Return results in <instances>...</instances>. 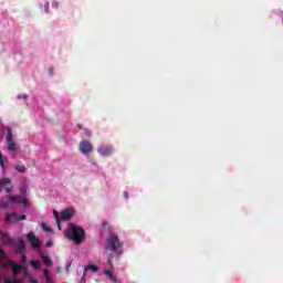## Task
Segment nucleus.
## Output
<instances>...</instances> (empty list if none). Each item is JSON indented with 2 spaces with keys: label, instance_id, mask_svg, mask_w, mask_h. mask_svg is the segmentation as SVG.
<instances>
[{
  "label": "nucleus",
  "instance_id": "13",
  "mask_svg": "<svg viewBox=\"0 0 283 283\" xmlns=\"http://www.w3.org/2000/svg\"><path fill=\"white\" fill-rule=\"evenodd\" d=\"M0 207L1 209H7V207H10V200L3 197L2 200H0Z\"/></svg>",
  "mask_w": 283,
  "mask_h": 283
},
{
  "label": "nucleus",
  "instance_id": "34",
  "mask_svg": "<svg viewBox=\"0 0 283 283\" xmlns=\"http://www.w3.org/2000/svg\"><path fill=\"white\" fill-rule=\"evenodd\" d=\"M48 10H50V2L45 3V12H48Z\"/></svg>",
  "mask_w": 283,
  "mask_h": 283
},
{
  "label": "nucleus",
  "instance_id": "30",
  "mask_svg": "<svg viewBox=\"0 0 283 283\" xmlns=\"http://www.w3.org/2000/svg\"><path fill=\"white\" fill-rule=\"evenodd\" d=\"M30 283H39V280L34 279V276L29 277Z\"/></svg>",
  "mask_w": 283,
  "mask_h": 283
},
{
  "label": "nucleus",
  "instance_id": "28",
  "mask_svg": "<svg viewBox=\"0 0 283 283\" xmlns=\"http://www.w3.org/2000/svg\"><path fill=\"white\" fill-rule=\"evenodd\" d=\"M103 229H109V223L107 221H104L102 223Z\"/></svg>",
  "mask_w": 283,
  "mask_h": 283
},
{
  "label": "nucleus",
  "instance_id": "21",
  "mask_svg": "<svg viewBox=\"0 0 283 283\" xmlns=\"http://www.w3.org/2000/svg\"><path fill=\"white\" fill-rule=\"evenodd\" d=\"M7 142L12 143V128H7Z\"/></svg>",
  "mask_w": 283,
  "mask_h": 283
},
{
  "label": "nucleus",
  "instance_id": "9",
  "mask_svg": "<svg viewBox=\"0 0 283 283\" xmlns=\"http://www.w3.org/2000/svg\"><path fill=\"white\" fill-rule=\"evenodd\" d=\"M8 264H10L11 269H12V273L13 275H19V273H21V271H24V266L21 264H17L14 261L9 260Z\"/></svg>",
  "mask_w": 283,
  "mask_h": 283
},
{
  "label": "nucleus",
  "instance_id": "11",
  "mask_svg": "<svg viewBox=\"0 0 283 283\" xmlns=\"http://www.w3.org/2000/svg\"><path fill=\"white\" fill-rule=\"evenodd\" d=\"M74 216V209L72 208H66L64 209L61 214L60 218L61 220H71V218Z\"/></svg>",
  "mask_w": 283,
  "mask_h": 283
},
{
  "label": "nucleus",
  "instance_id": "12",
  "mask_svg": "<svg viewBox=\"0 0 283 283\" xmlns=\"http://www.w3.org/2000/svg\"><path fill=\"white\" fill-rule=\"evenodd\" d=\"M0 238L2 239L4 244H12V237L1 230H0Z\"/></svg>",
  "mask_w": 283,
  "mask_h": 283
},
{
  "label": "nucleus",
  "instance_id": "15",
  "mask_svg": "<svg viewBox=\"0 0 283 283\" xmlns=\"http://www.w3.org/2000/svg\"><path fill=\"white\" fill-rule=\"evenodd\" d=\"M104 275H107V277H109V280L113 282H116V280H117L116 276L114 275V273L109 270H105Z\"/></svg>",
  "mask_w": 283,
  "mask_h": 283
},
{
  "label": "nucleus",
  "instance_id": "5",
  "mask_svg": "<svg viewBox=\"0 0 283 283\" xmlns=\"http://www.w3.org/2000/svg\"><path fill=\"white\" fill-rule=\"evenodd\" d=\"M4 198L7 200H9V202H15L19 205H23L24 207H28V199H25V197H18L14 195H7L4 196Z\"/></svg>",
  "mask_w": 283,
  "mask_h": 283
},
{
  "label": "nucleus",
  "instance_id": "36",
  "mask_svg": "<svg viewBox=\"0 0 283 283\" xmlns=\"http://www.w3.org/2000/svg\"><path fill=\"white\" fill-rule=\"evenodd\" d=\"M52 244H53L52 241H48V242H46V247H48V248L52 247Z\"/></svg>",
  "mask_w": 283,
  "mask_h": 283
},
{
  "label": "nucleus",
  "instance_id": "35",
  "mask_svg": "<svg viewBox=\"0 0 283 283\" xmlns=\"http://www.w3.org/2000/svg\"><path fill=\"white\" fill-rule=\"evenodd\" d=\"M49 74H51V76H52V74H54V69L53 67L49 69Z\"/></svg>",
  "mask_w": 283,
  "mask_h": 283
},
{
  "label": "nucleus",
  "instance_id": "1",
  "mask_svg": "<svg viewBox=\"0 0 283 283\" xmlns=\"http://www.w3.org/2000/svg\"><path fill=\"white\" fill-rule=\"evenodd\" d=\"M105 251L107 253V263L109 266H114L112 262L113 255H123V242H120L118 235L112 233L106 238Z\"/></svg>",
  "mask_w": 283,
  "mask_h": 283
},
{
  "label": "nucleus",
  "instance_id": "33",
  "mask_svg": "<svg viewBox=\"0 0 283 283\" xmlns=\"http://www.w3.org/2000/svg\"><path fill=\"white\" fill-rule=\"evenodd\" d=\"M27 216L25 214H21L20 217H19V220H27Z\"/></svg>",
  "mask_w": 283,
  "mask_h": 283
},
{
  "label": "nucleus",
  "instance_id": "3",
  "mask_svg": "<svg viewBox=\"0 0 283 283\" xmlns=\"http://www.w3.org/2000/svg\"><path fill=\"white\" fill-rule=\"evenodd\" d=\"M94 149V146H92V143L87 140H82L80 143V151L84 154V156H90Z\"/></svg>",
  "mask_w": 283,
  "mask_h": 283
},
{
  "label": "nucleus",
  "instance_id": "22",
  "mask_svg": "<svg viewBox=\"0 0 283 283\" xmlns=\"http://www.w3.org/2000/svg\"><path fill=\"white\" fill-rule=\"evenodd\" d=\"M14 169L19 174H25V166H15Z\"/></svg>",
  "mask_w": 283,
  "mask_h": 283
},
{
  "label": "nucleus",
  "instance_id": "26",
  "mask_svg": "<svg viewBox=\"0 0 283 283\" xmlns=\"http://www.w3.org/2000/svg\"><path fill=\"white\" fill-rule=\"evenodd\" d=\"M43 276L45 277V280H48V277H50V271L43 270Z\"/></svg>",
  "mask_w": 283,
  "mask_h": 283
},
{
  "label": "nucleus",
  "instance_id": "42",
  "mask_svg": "<svg viewBox=\"0 0 283 283\" xmlns=\"http://www.w3.org/2000/svg\"><path fill=\"white\" fill-rule=\"evenodd\" d=\"M70 266V263L69 264H66V269Z\"/></svg>",
  "mask_w": 283,
  "mask_h": 283
},
{
  "label": "nucleus",
  "instance_id": "7",
  "mask_svg": "<svg viewBox=\"0 0 283 283\" xmlns=\"http://www.w3.org/2000/svg\"><path fill=\"white\" fill-rule=\"evenodd\" d=\"M13 247L18 255H23V253H25V241L23 239H19Z\"/></svg>",
  "mask_w": 283,
  "mask_h": 283
},
{
  "label": "nucleus",
  "instance_id": "38",
  "mask_svg": "<svg viewBox=\"0 0 283 283\" xmlns=\"http://www.w3.org/2000/svg\"><path fill=\"white\" fill-rule=\"evenodd\" d=\"M86 136H92V130H86Z\"/></svg>",
  "mask_w": 283,
  "mask_h": 283
},
{
  "label": "nucleus",
  "instance_id": "8",
  "mask_svg": "<svg viewBox=\"0 0 283 283\" xmlns=\"http://www.w3.org/2000/svg\"><path fill=\"white\" fill-rule=\"evenodd\" d=\"M27 240L30 242L33 249H39L41 247V241L36 239V237L34 235V232H29L27 234Z\"/></svg>",
  "mask_w": 283,
  "mask_h": 283
},
{
  "label": "nucleus",
  "instance_id": "10",
  "mask_svg": "<svg viewBox=\"0 0 283 283\" xmlns=\"http://www.w3.org/2000/svg\"><path fill=\"white\" fill-rule=\"evenodd\" d=\"M98 154H101V156H112V154H114V148L112 146H101L97 149Z\"/></svg>",
  "mask_w": 283,
  "mask_h": 283
},
{
  "label": "nucleus",
  "instance_id": "29",
  "mask_svg": "<svg viewBox=\"0 0 283 283\" xmlns=\"http://www.w3.org/2000/svg\"><path fill=\"white\" fill-rule=\"evenodd\" d=\"M3 258H6V251H3V250L0 248V259L3 260Z\"/></svg>",
  "mask_w": 283,
  "mask_h": 283
},
{
  "label": "nucleus",
  "instance_id": "4",
  "mask_svg": "<svg viewBox=\"0 0 283 283\" xmlns=\"http://www.w3.org/2000/svg\"><path fill=\"white\" fill-rule=\"evenodd\" d=\"M11 182H12V180L10 178L0 179V192L3 191V189H4V191L7 193H12L14 186L11 185L9 187H6V186L10 185Z\"/></svg>",
  "mask_w": 283,
  "mask_h": 283
},
{
  "label": "nucleus",
  "instance_id": "24",
  "mask_svg": "<svg viewBox=\"0 0 283 283\" xmlns=\"http://www.w3.org/2000/svg\"><path fill=\"white\" fill-rule=\"evenodd\" d=\"M0 166L6 169V164H3V155L0 153Z\"/></svg>",
  "mask_w": 283,
  "mask_h": 283
},
{
  "label": "nucleus",
  "instance_id": "14",
  "mask_svg": "<svg viewBox=\"0 0 283 283\" xmlns=\"http://www.w3.org/2000/svg\"><path fill=\"white\" fill-rule=\"evenodd\" d=\"M20 193H21L22 198H25L28 196V185L23 184L20 187Z\"/></svg>",
  "mask_w": 283,
  "mask_h": 283
},
{
  "label": "nucleus",
  "instance_id": "18",
  "mask_svg": "<svg viewBox=\"0 0 283 283\" xmlns=\"http://www.w3.org/2000/svg\"><path fill=\"white\" fill-rule=\"evenodd\" d=\"M8 151H14L17 149V143L10 142L7 144Z\"/></svg>",
  "mask_w": 283,
  "mask_h": 283
},
{
  "label": "nucleus",
  "instance_id": "27",
  "mask_svg": "<svg viewBox=\"0 0 283 283\" xmlns=\"http://www.w3.org/2000/svg\"><path fill=\"white\" fill-rule=\"evenodd\" d=\"M18 101H21V98H24V101H28V95H18L17 96Z\"/></svg>",
  "mask_w": 283,
  "mask_h": 283
},
{
  "label": "nucleus",
  "instance_id": "2",
  "mask_svg": "<svg viewBox=\"0 0 283 283\" xmlns=\"http://www.w3.org/2000/svg\"><path fill=\"white\" fill-rule=\"evenodd\" d=\"M64 234L67 240H72L74 244H81V242L85 240V230L76 224H70L64 231Z\"/></svg>",
  "mask_w": 283,
  "mask_h": 283
},
{
  "label": "nucleus",
  "instance_id": "20",
  "mask_svg": "<svg viewBox=\"0 0 283 283\" xmlns=\"http://www.w3.org/2000/svg\"><path fill=\"white\" fill-rule=\"evenodd\" d=\"M85 271H93V273H97L98 271V266L94 265V264H90L85 268Z\"/></svg>",
  "mask_w": 283,
  "mask_h": 283
},
{
  "label": "nucleus",
  "instance_id": "40",
  "mask_svg": "<svg viewBox=\"0 0 283 283\" xmlns=\"http://www.w3.org/2000/svg\"><path fill=\"white\" fill-rule=\"evenodd\" d=\"M77 127H78L80 129H83V125H81V124H78Z\"/></svg>",
  "mask_w": 283,
  "mask_h": 283
},
{
  "label": "nucleus",
  "instance_id": "16",
  "mask_svg": "<svg viewBox=\"0 0 283 283\" xmlns=\"http://www.w3.org/2000/svg\"><path fill=\"white\" fill-rule=\"evenodd\" d=\"M53 216H54V218H55V221H56L57 228H59V229H60V231H61V218L59 217V211L53 210Z\"/></svg>",
  "mask_w": 283,
  "mask_h": 283
},
{
  "label": "nucleus",
  "instance_id": "17",
  "mask_svg": "<svg viewBox=\"0 0 283 283\" xmlns=\"http://www.w3.org/2000/svg\"><path fill=\"white\" fill-rule=\"evenodd\" d=\"M29 263L32 266V269H35V270L41 269V264L36 260H30Z\"/></svg>",
  "mask_w": 283,
  "mask_h": 283
},
{
  "label": "nucleus",
  "instance_id": "32",
  "mask_svg": "<svg viewBox=\"0 0 283 283\" xmlns=\"http://www.w3.org/2000/svg\"><path fill=\"white\" fill-rule=\"evenodd\" d=\"M123 196H124V198H126V200L129 198V192H127V191H124L123 192Z\"/></svg>",
  "mask_w": 283,
  "mask_h": 283
},
{
  "label": "nucleus",
  "instance_id": "41",
  "mask_svg": "<svg viewBox=\"0 0 283 283\" xmlns=\"http://www.w3.org/2000/svg\"><path fill=\"white\" fill-rule=\"evenodd\" d=\"M51 281H50V276H48V279H46V283H50Z\"/></svg>",
  "mask_w": 283,
  "mask_h": 283
},
{
  "label": "nucleus",
  "instance_id": "37",
  "mask_svg": "<svg viewBox=\"0 0 283 283\" xmlns=\"http://www.w3.org/2000/svg\"><path fill=\"white\" fill-rule=\"evenodd\" d=\"M53 8H59V2H53Z\"/></svg>",
  "mask_w": 283,
  "mask_h": 283
},
{
  "label": "nucleus",
  "instance_id": "19",
  "mask_svg": "<svg viewBox=\"0 0 283 283\" xmlns=\"http://www.w3.org/2000/svg\"><path fill=\"white\" fill-rule=\"evenodd\" d=\"M42 260L46 266H52V259L48 255H42Z\"/></svg>",
  "mask_w": 283,
  "mask_h": 283
},
{
  "label": "nucleus",
  "instance_id": "31",
  "mask_svg": "<svg viewBox=\"0 0 283 283\" xmlns=\"http://www.w3.org/2000/svg\"><path fill=\"white\" fill-rule=\"evenodd\" d=\"M17 279H11V277H8L6 279V283H14Z\"/></svg>",
  "mask_w": 283,
  "mask_h": 283
},
{
  "label": "nucleus",
  "instance_id": "6",
  "mask_svg": "<svg viewBox=\"0 0 283 283\" xmlns=\"http://www.w3.org/2000/svg\"><path fill=\"white\" fill-rule=\"evenodd\" d=\"M17 222H19L17 212H9L4 216V224H17Z\"/></svg>",
  "mask_w": 283,
  "mask_h": 283
},
{
  "label": "nucleus",
  "instance_id": "23",
  "mask_svg": "<svg viewBox=\"0 0 283 283\" xmlns=\"http://www.w3.org/2000/svg\"><path fill=\"white\" fill-rule=\"evenodd\" d=\"M22 272L24 273L25 277H32V274L28 271V269L24 268V270H22Z\"/></svg>",
  "mask_w": 283,
  "mask_h": 283
},
{
  "label": "nucleus",
  "instance_id": "39",
  "mask_svg": "<svg viewBox=\"0 0 283 283\" xmlns=\"http://www.w3.org/2000/svg\"><path fill=\"white\" fill-rule=\"evenodd\" d=\"M56 273H61V268H56Z\"/></svg>",
  "mask_w": 283,
  "mask_h": 283
},
{
  "label": "nucleus",
  "instance_id": "25",
  "mask_svg": "<svg viewBox=\"0 0 283 283\" xmlns=\"http://www.w3.org/2000/svg\"><path fill=\"white\" fill-rule=\"evenodd\" d=\"M20 255H21V262H22V264H25V262H28V259H27V256H25V253L20 254Z\"/></svg>",
  "mask_w": 283,
  "mask_h": 283
}]
</instances>
